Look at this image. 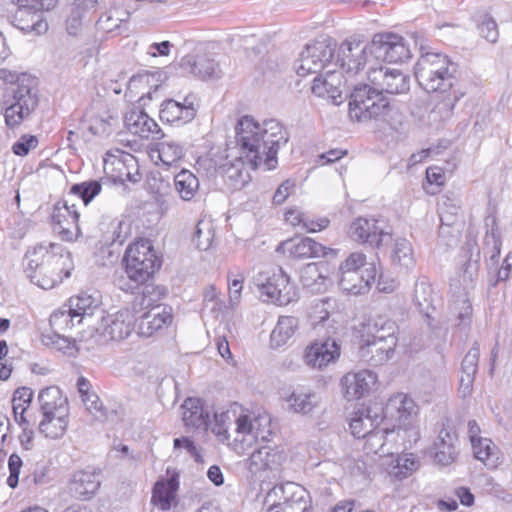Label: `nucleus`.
I'll return each mask as SVG.
<instances>
[{
    "label": "nucleus",
    "instance_id": "nucleus-5",
    "mask_svg": "<svg viewBox=\"0 0 512 512\" xmlns=\"http://www.w3.org/2000/svg\"><path fill=\"white\" fill-rule=\"evenodd\" d=\"M390 104L375 85H356L349 100V116L358 122L369 120H386Z\"/></svg>",
    "mask_w": 512,
    "mask_h": 512
},
{
    "label": "nucleus",
    "instance_id": "nucleus-61",
    "mask_svg": "<svg viewBox=\"0 0 512 512\" xmlns=\"http://www.w3.org/2000/svg\"><path fill=\"white\" fill-rule=\"evenodd\" d=\"M38 138L34 135H22L12 146V151L17 156H26L38 146Z\"/></svg>",
    "mask_w": 512,
    "mask_h": 512
},
{
    "label": "nucleus",
    "instance_id": "nucleus-32",
    "mask_svg": "<svg viewBox=\"0 0 512 512\" xmlns=\"http://www.w3.org/2000/svg\"><path fill=\"white\" fill-rule=\"evenodd\" d=\"M181 67L193 75L205 79L219 77V64L207 54L187 55L181 60Z\"/></svg>",
    "mask_w": 512,
    "mask_h": 512
},
{
    "label": "nucleus",
    "instance_id": "nucleus-34",
    "mask_svg": "<svg viewBox=\"0 0 512 512\" xmlns=\"http://www.w3.org/2000/svg\"><path fill=\"white\" fill-rule=\"evenodd\" d=\"M456 435L446 428H442L434 442V461L440 466H448L457 456L455 448Z\"/></svg>",
    "mask_w": 512,
    "mask_h": 512
},
{
    "label": "nucleus",
    "instance_id": "nucleus-45",
    "mask_svg": "<svg viewBox=\"0 0 512 512\" xmlns=\"http://www.w3.org/2000/svg\"><path fill=\"white\" fill-rule=\"evenodd\" d=\"M391 259L394 265L405 269H411L415 265L414 251L412 244L405 238L396 239Z\"/></svg>",
    "mask_w": 512,
    "mask_h": 512
},
{
    "label": "nucleus",
    "instance_id": "nucleus-39",
    "mask_svg": "<svg viewBox=\"0 0 512 512\" xmlns=\"http://www.w3.org/2000/svg\"><path fill=\"white\" fill-rule=\"evenodd\" d=\"M262 422L270 424V419L258 417L252 421L247 415L239 416L236 420V432L243 435L241 441H245L244 436L247 435L256 440L260 439L263 442H268L272 432L270 429H261Z\"/></svg>",
    "mask_w": 512,
    "mask_h": 512
},
{
    "label": "nucleus",
    "instance_id": "nucleus-38",
    "mask_svg": "<svg viewBox=\"0 0 512 512\" xmlns=\"http://www.w3.org/2000/svg\"><path fill=\"white\" fill-rule=\"evenodd\" d=\"M178 474L174 473L166 480L157 481L153 488L152 501L159 505L161 510H168L175 499L179 488Z\"/></svg>",
    "mask_w": 512,
    "mask_h": 512
},
{
    "label": "nucleus",
    "instance_id": "nucleus-16",
    "mask_svg": "<svg viewBox=\"0 0 512 512\" xmlns=\"http://www.w3.org/2000/svg\"><path fill=\"white\" fill-rule=\"evenodd\" d=\"M340 356V345L330 336L315 340L307 347L304 355L305 362L313 367L322 369Z\"/></svg>",
    "mask_w": 512,
    "mask_h": 512
},
{
    "label": "nucleus",
    "instance_id": "nucleus-20",
    "mask_svg": "<svg viewBox=\"0 0 512 512\" xmlns=\"http://www.w3.org/2000/svg\"><path fill=\"white\" fill-rule=\"evenodd\" d=\"M101 485L100 471H75L68 482V492L75 499L90 500Z\"/></svg>",
    "mask_w": 512,
    "mask_h": 512
},
{
    "label": "nucleus",
    "instance_id": "nucleus-13",
    "mask_svg": "<svg viewBox=\"0 0 512 512\" xmlns=\"http://www.w3.org/2000/svg\"><path fill=\"white\" fill-rule=\"evenodd\" d=\"M54 231L65 241H72L80 233L79 213L75 204L68 199L58 201L51 215Z\"/></svg>",
    "mask_w": 512,
    "mask_h": 512
},
{
    "label": "nucleus",
    "instance_id": "nucleus-43",
    "mask_svg": "<svg viewBox=\"0 0 512 512\" xmlns=\"http://www.w3.org/2000/svg\"><path fill=\"white\" fill-rule=\"evenodd\" d=\"M473 20L479 35L491 44H495L499 38V29L496 20L485 11H477Z\"/></svg>",
    "mask_w": 512,
    "mask_h": 512
},
{
    "label": "nucleus",
    "instance_id": "nucleus-42",
    "mask_svg": "<svg viewBox=\"0 0 512 512\" xmlns=\"http://www.w3.org/2000/svg\"><path fill=\"white\" fill-rule=\"evenodd\" d=\"M175 190L184 201H190L197 194L200 183L197 176L187 169H182L174 177Z\"/></svg>",
    "mask_w": 512,
    "mask_h": 512
},
{
    "label": "nucleus",
    "instance_id": "nucleus-51",
    "mask_svg": "<svg viewBox=\"0 0 512 512\" xmlns=\"http://www.w3.org/2000/svg\"><path fill=\"white\" fill-rule=\"evenodd\" d=\"M243 159L247 160L245 154L241 152L240 158L235 163L226 161L220 164V176L229 180L234 187L242 186L246 182L245 176L247 174L244 173Z\"/></svg>",
    "mask_w": 512,
    "mask_h": 512
},
{
    "label": "nucleus",
    "instance_id": "nucleus-30",
    "mask_svg": "<svg viewBox=\"0 0 512 512\" xmlns=\"http://www.w3.org/2000/svg\"><path fill=\"white\" fill-rule=\"evenodd\" d=\"M297 491L301 493V486L294 482L275 484L268 489L263 500V508L266 512H280L282 506L286 505Z\"/></svg>",
    "mask_w": 512,
    "mask_h": 512
},
{
    "label": "nucleus",
    "instance_id": "nucleus-27",
    "mask_svg": "<svg viewBox=\"0 0 512 512\" xmlns=\"http://www.w3.org/2000/svg\"><path fill=\"white\" fill-rule=\"evenodd\" d=\"M342 73H337L336 68L326 70L325 74H321L314 78L311 91L315 96L327 97L333 100V103L339 104L338 98H341Z\"/></svg>",
    "mask_w": 512,
    "mask_h": 512
},
{
    "label": "nucleus",
    "instance_id": "nucleus-26",
    "mask_svg": "<svg viewBox=\"0 0 512 512\" xmlns=\"http://www.w3.org/2000/svg\"><path fill=\"white\" fill-rule=\"evenodd\" d=\"M339 275V287L348 294L359 295L368 291L371 283L375 281L377 269L374 264H369L363 271Z\"/></svg>",
    "mask_w": 512,
    "mask_h": 512
},
{
    "label": "nucleus",
    "instance_id": "nucleus-33",
    "mask_svg": "<svg viewBox=\"0 0 512 512\" xmlns=\"http://www.w3.org/2000/svg\"><path fill=\"white\" fill-rule=\"evenodd\" d=\"M452 63L446 55L440 53H425L420 56L415 65V77L417 81L428 82L432 73L442 69H448Z\"/></svg>",
    "mask_w": 512,
    "mask_h": 512
},
{
    "label": "nucleus",
    "instance_id": "nucleus-62",
    "mask_svg": "<svg viewBox=\"0 0 512 512\" xmlns=\"http://www.w3.org/2000/svg\"><path fill=\"white\" fill-rule=\"evenodd\" d=\"M112 121H116V118L109 116L108 118L95 117L91 120L88 130L97 136H108L111 134Z\"/></svg>",
    "mask_w": 512,
    "mask_h": 512
},
{
    "label": "nucleus",
    "instance_id": "nucleus-54",
    "mask_svg": "<svg viewBox=\"0 0 512 512\" xmlns=\"http://www.w3.org/2000/svg\"><path fill=\"white\" fill-rule=\"evenodd\" d=\"M312 501L309 493L301 486V493L295 492L286 505L282 506L280 512H312Z\"/></svg>",
    "mask_w": 512,
    "mask_h": 512
},
{
    "label": "nucleus",
    "instance_id": "nucleus-63",
    "mask_svg": "<svg viewBox=\"0 0 512 512\" xmlns=\"http://www.w3.org/2000/svg\"><path fill=\"white\" fill-rule=\"evenodd\" d=\"M22 465V459L18 454L13 453L10 455L8 459V468L10 474L7 478V485L12 489L16 488L19 483V475Z\"/></svg>",
    "mask_w": 512,
    "mask_h": 512
},
{
    "label": "nucleus",
    "instance_id": "nucleus-18",
    "mask_svg": "<svg viewBox=\"0 0 512 512\" xmlns=\"http://www.w3.org/2000/svg\"><path fill=\"white\" fill-rule=\"evenodd\" d=\"M436 300L437 294L428 279L426 277L419 278L414 287L413 303L419 313L425 318L428 327L432 330L438 328L433 316L436 311Z\"/></svg>",
    "mask_w": 512,
    "mask_h": 512
},
{
    "label": "nucleus",
    "instance_id": "nucleus-64",
    "mask_svg": "<svg viewBox=\"0 0 512 512\" xmlns=\"http://www.w3.org/2000/svg\"><path fill=\"white\" fill-rule=\"evenodd\" d=\"M485 227H486V237H485V245H490V240H494V238H501L500 233L498 231L497 217L495 208H488L487 215L485 217Z\"/></svg>",
    "mask_w": 512,
    "mask_h": 512
},
{
    "label": "nucleus",
    "instance_id": "nucleus-22",
    "mask_svg": "<svg viewBox=\"0 0 512 512\" xmlns=\"http://www.w3.org/2000/svg\"><path fill=\"white\" fill-rule=\"evenodd\" d=\"M348 235L358 243L379 247L388 234L379 226L378 220L359 217L350 224Z\"/></svg>",
    "mask_w": 512,
    "mask_h": 512
},
{
    "label": "nucleus",
    "instance_id": "nucleus-37",
    "mask_svg": "<svg viewBox=\"0 0 512 512\" xmlns=\"http://www.w3.org/2000/svg\"><path fill=\"white\" fill-rule=\"evenodd\" d=\"M457 66L453 64L448 69H442L432 73V78L428 82L418 81L419 85L427 92L446 93L450 91L457 82Z\"/></svg>",
    "mask_w": 512,
    "mask_h": 512
},
{
    "label": "nucleus",
    "instance_id": "nucleus-59",
    "mask_svg": "<svg viewBox=\"0 0 512 512\" xmlns=\"http://www.w3.org/2000/svg\"><path fill=\"white\" fill-rule=\"evenodd\" d=\"M462 201L460 194L453 191H448L441 196L438 204V211H449L451 213L460 214Z\"/></svg>",
    "mask_w": 512,
    "mask_h": 512
},
{
    "label": "nucleus",
    "instance_id": "nucleus-46",
    "mask_svg": "<svg viewBox=\"0 0 512 512\" xmlns=\"http://www.w3.org/2000/svg\"><path fill=\"white\" fill-rule=\"evenodd\" d=\"M298 326V319L293 316H281L275 328L272 330L270 339L273 346L285 344L295 333Z\"/></svg>",
    "mask_w": 512,
    "mask_h": 512
},
{
    "label": "nucleus",
    "instance_id": "nucleus-31",
    "mask_svg": "<svg viewBox=\"0 0 512 512\" xmlns=\"http://www.w3.org/2000/svg\"><path fill=\"white\" fill-rule=\"evenodd\" d=\"M284 456L282 452L269 445L256 448L247 460L250 471L258 472L266 469H274L281 465Z\"/></svg>",
    "mask_w": 512,
    "mask_h": 512
},
{
    "label": "nucleus",
    "instance_id": "nucleus-10",
    "mask_svg": "<svg viewBox=\"0 0 512 512\" xmlns=\"http://www.w3.org/2000/svg\"><path fill=\"white\" fill-rule=\"evenodd\" d=\"M372 338L362 339L359 354L360 357L368 362L371 366H380L389 361L395 353L398 339L394 333L387 336L380 334Z\"/></svg>",
    "mask_w": 512,
    "mask_h": 512
},
{
    "label": "nucleus",
    "instance_id": "nucleus-7",
    "mask_svg": "<svg viewBox=\"0 0 512 512\" xmlns=\"http://www.w3.org/2000/svg\"><path fill=\"white\" fill-rule=\"evenodd\" d=\"M52 7V2L45 6L42 0H18L12 24L24 32L44 34L48 30V24L40 10H50Z\"/></svg>",
    "mask_w": 512,
    "mask_h": 512
},
{
    "label": "nucleus",
    "instance_id": "nucleus-60",
    "mask_svg": "<svg viewBox=\"0 0 512 512\" xmlns=\"http://www.w3.org/2000/svg\"><path fill=\"white\" fill-rule=\"evenodd\" d=\"M365 265L366 255L361 252H353L341 263L339 273L360 272Z\"/></svg>",
    "mask_w": 512,
    "mask_h": 512
},
{
    "label": "nucleus",
    "instance_id": "nucleus-17",
    "mask_svg": "<svg viewBox=\"0 0 512 512\" xmlns=\"http://www.w3.org/2000/svg\"><path fill=\"white\" fill-rule=\"evenodd\" d=\"M127 130L143 139H162L164 133L143 109L132 107L124 116Z\"/></svg>",
    "mask_w": 512,
    "mask_h": 512
},
{
    "label": "nucleus",
    "instance_id": "nucleus-48",
    "mask_svg": "<svg viewBox=\"0 0 512 512\" xmlns=\"http://www.w3.org/2000/svg\"><path fill=\"white\" fill-rule=\"evenodd\" d=\"M450 311L455 316V326L468 329L472 323L473 308L469 299L459 296L450 305Z\"/></svg>",
    "mask_w": 512,
    "mask_h": 512
},
{
    "label": "nucleus",
    "instance_id": "nucleus-4",
    "mask_svg": "<svg viewBox=\"0 0 512 512\" xmlns=\"http://www.w3.org/2000/svg\"><path fill=\"white\" fill-rule=\"evenodd\" d=\"M9 85L8 99L4 113L6 125L14 128L20 125L38 105V89L36 78L27 74L15 76L5 69H0V89Z\"/></svg>",
    "mask_w": 512,
    "mask_h": 512
},
{
    "label": "nucleus",
    "instance_id": "nucleus-49",
    "mask_svg": "<svg viewBox=\"0 0 512 512\" xmlns=\"http://www.w3.org/2000/svg\"><path fill=\"white\" fill-rule=\"evenodd\" d=\"M130 13L127 10L111 9L103 13L96 22L98 31L112 33L120 29L121 23L126 22Z\"/></svg>",
    "mask_w": 512,
    "mask_h": 512
},
{
    "label": "nucleus",
    "instance_id": "nucleus-36",
    "mask_svg": "<svg viewBox=\"0 0 512 512\" xmlns=\"http://www.w3.org/2000/svg\"><path fill=\"white\" fill-rule=\"evenodd\" d=\"M182 409L185 426L204 430L208 428L209 413L204 410L201 399L187 398Z\"/></svg>",
    "mask_w": 512,
    "mask_h": 512
},
{
    "label": "nucleus",
    "instance_id": "nucleus-3",
    "mask_svg": "<svg viewBox=\"0 0 512 512\" xmlns=\"http://www.w3.org/2000/svg\"><path fill=\"white\" fill-rule=\"evenodd\" d=\"M24 272L42 289L54 288L70 276L74 268L71 253L58 243H40L29 248L24 256Z\"/></svg>",
    "mask_w": 512,
    "mask_h": 512
},
{
    "label": "nucleus",
    "instance_id": "nucleus-41",
    "mask_svg": "<svg viewBox=\"0 0 512 512\" xmlns=\"http://www.w3.org/2000/svg\"><path fill=\"white\" fill-rule=\"evenodd\" d=\"M285 220L293 226L302 225L310 233L321 231L328 227L330 220L327 217L311 219L297 208H291L285 213Z\"/></svg>",
    "mask_w": 512,
    "mask_h": 512
},
{
    "label": "nucleus",
    "instance_id": "nucleus-23",
    "mask_svg": "<svg viewBox=\"0 0 512 512\" xmlns=\"http://www.w3.org/2000/svg\"><path fill=\"white\" fill-rule=\"evenodd\" d=\"M376 383L377 375L370 370H361L357 373H347L341 379L344 396L348 401L368 395Z\"/></svg>",
    "mask_w": 512,
    "mask_h": 512
},
{
    "label": "nucleus",
    "instance_id": "nucleus-14",
    "mask_svg": "<svg viewBox=\"0 0 512 512\" xmlns=\"http://www.w3.org/2000/svg\"><path fill=\"white\" fill-rule=\"evenodd\" d=\"M382 412L385 418L394 421V424L389 426V428L395 427L396 431L406 428L411 424V420L418 413V407L415 401L407 394L397 393L388 399Z\"/></svg>",
    "mask_w": 512,
    "mask_h": 512
},
{
    "label": "nucleus",
    "instance_id": "nucleus-44",
    "mask_svg": "<svg viewBox=\"0 0 512 512\" xmlns=\"http://www.w3.org/2000/svg\"><path fill=\"white\" fill-rule=\"evenodd\" d=\"M67 426L68 415L52 414L49 416H43L38 428L40 433L44 434L45 437L57 439L64 435Z\"/></svg>",
    "mask_w": 512,
    "mask_h": 512
},
{
    "label": "nucleus",
    "instance_id": "nucleus-56",
    "mask_svg": "<svg viewBox=\"0 0 512 512\" xmlns=\"http://www.w3.org/2000/svg\"><path fill=\"white\" fill-rule=\"evenodd\" d=\"M33 399V391L28 387L17 388L12 397L13 414L18 415V410L25 412Z\"/></svg>",
    "mask_w": 512,
    "mask_h": 512
},
{
    "label": "nucleus",
    "instance_id": "nucleus-58",
    "mask_svg": "<svg viewBox=\"0 0 512 512\" xmlns=\"http://www.w3.org/2000/svg\"><path fill=\"white\" fill-rule=\"evenodd\" d=\"M472 448L474 452V456L482 461L486 462L494 455L495 445L488 438H479L476 441L472 440Z\"/></svg>",
    "mask_w": 512,
    "mask_h": 512
},
{
    "label": "nucleus",
    "instance_id": "nucleus-47",
    "mask_svg": "<svg viewBox=\"0 0 512 512\" xmlns=\"http://www.w3.org/2000/svg\"><path fill=\"white\" fill-rule=\"evenodd\" d=\"M53 468L47 463H37L33 471L29 472L22 480L27 489L32 490L50 484L53 480Z\"/></svg>",
    "mask_w": 512,
    "mask_h": 512
},
{
    "label": "nucleus",
    "instance_id": "nucleus-21",
    "mask_svg": "<svg viewBox=\"0 0 512 512\" xmlns=\"http://www.w3.org/2000/svg\"><path fill=\"white\" fill-rule=\"evenodd\" d=\"M148 311L136 318L138 333L150 337L157 331L171 324L173 316L170 307H160L158 302L149 306ZM144 309L141 311L143 312Z\"/></svg>",
    "mask_w": 512,
    "mask_h": 512
},
{
    "label": "nucleus",
    "instance_id": "nucleus-25",
    "mask_svg": "<svg viewBox=\"0 0 512 512\" xmlns=\"http://www.w3.org/2000/svg\"><path fill=\"white\" fill-rule=\"evenodd\" d=\"M135 324V316L128 309H122L103 318L102 334L110 340H123L130 335Z\"/></svg>",
    "mask_w": 512,
    "mask_h": 512
},
{
    "label": "nucleus",
    "instance_id": "nucleus-35",
    "mask_svg": "<svg viewBox=\"0 0 512 512\" xmlns=\"http://www.w3.org/2000/svg\"><path fill=\"white\" fill-rule=\"evenodd\" d=\"M462 279L465 288L472 287L480 267V249L475 243L467 242L462 247Z\"/></svg>",
    "mask_w": 512,
    "mask_h": 512
},
{
    "label": "nucleus",
    "instance_id": "nucleus-52",
    "mask_svg": "<svg viewBox=\"0 0 512 512\" xmlns=\"http://www.w3.org/2000/svg\"><path fill=\"white\" fill-rule=\"evenodd\" d=\"M157 150L159 159L167 166L177 163L184 156L183 147L172 139L159 142Z\"/></svg>",
    "mask_w": 512,
    "mask_h": 512
},
{
    "label": "nucleus",
    "instance_id": "nucleus-55",
    "mask_svg": "<svg viewBox=\"0 0 512 512\" xmlns=\"http://www.w3.org/2000/svg\"><path fill=\"white\" fill-rule=\"evenodd\" d=\"M316 396L313 393H292L288 399L290 407L296 413L308 414L316 404Z\"/></svg>",
    "mask_w": 512,
    "mask_h": 512
},
{
    "label": "nucleus",
    "instance_id": "nucleus-24",
    "mask_svg": "<svg viewBox=\"0 0 512 512\" xmlns=\"http://www.w3.org/2000/svg\"><path fill=\"white\" fill-rule=\"evenodd\" d=\"M326 248L309 237L291 238L279 243L277 252H283L293 259L320 257L326 254Z\"/></svg>",
    "mask_w": 512,
    "mask_h": 512
},
{
    "label": "nucleus",
    "instance_id": "nucleus-50",
    "mask_svg": "<svg viewBox=\"0 0 512 512\" xmlns=\"http://www.w3.org/2000/svg\"><path fill=\"white\" fill-rule=\"evenodd\" d=\"M215 228L210 219H200L195 227L192 242L199 250L207 251L213 243Z\"/></svg>",
    "mask_w": 512,
    "mask_h": 512
},
{
    "label": "nucleus",
    "instance_id": "nucleus-12",
    "mask_svg": "<svg viewBox=\"0 0 512 512\" xmlns=\"http://www.w3.org/2000/svg\"><path fill=\"white\" fill-rule=\"evenodd\" d=\"M369 45L363 41L345 40L335 53L334 67L343 72L356 74L363 69L367 61Z\"/></svg>",
    "mask_w": 512,
    "mask_h": 512
},
{
    "label": "nucleus",
    "instance_id": "nucleus-9",
    "mask_svg": "<svg viewBox=\"0 0 512 512\" xmlns=\"http://www.w3.org/2000/svg\"><path fill=\"white\" fill-rule=\"evenodd\" d=\"M263 301L284 306L298 299L296 287L290 282V277L279 268L277 272L266 278L259 285Z\"/></svg>",
    "mask_w": 512,
    "mask_h": 512
},
{
    "label": "nucleus",
    "instance_id": "nucleus-15",
    "mask_svg": "<svg viewBox=\"0 0 512 512\" xmlns=\"http://www.w3.org/2000/svg\"><path fill=\"white\" fill-rule=\"evenodd\" d=\"M197 98L193 94L187 95L183 102L167 99L161 104L159 117L162 122L182 126L191 122L197 114L195 106Z\"/></svg>",
    "mask_w": 512,
    "mask_h": 512
},
{
    "label": "nucleus",
    "instance_id": "nucleus-2",
    "mask_svg": "<svg viewBox=\"0 0 512 512\" xmlns=\"http://www.w3.org/2000/svg\"><path fill=\"white\" fill-rule=\"evenodd\" d=\"M235 129L240 151L253 169L262 161L269 170L276 168L278 150L289 140L287 130L279 121L267 119L260 124L246 115L238 121Z\"/></svg>",
    "mask_w": 512,
    "mask_h": 512
},
{
    "label": "nucleus",
    "instance_id": "nucleus-11",
    "mask_svg": "<svg viewBox=\"0 0 512 512\" xmlns=\"http://www.w3.org/2000/svg\"><path fill=\"white\" fill-rule=\"evenodd\" d=\"M368 80L383 95L406 94L410 89V77L398 69H390L385 66L370 68Z\"/></svg>",
    "mask_w": 512,
    "mask_h": 512
},
{
    "label": "nucleus",
    "instance_id": "nucleus-6",
    "mask_svg": "<svg viewBox=\"0 0 512 512\" xmlns=\"http://www.w3.org/2000/svg\"><path fill=\"white\" fill-rule=\"evenodd\" d=\"M336 46V41L329 36L307 44L295 63L296 73L306 76L334 68Z\"/></svg>",
    "mask_w": 512,
    "mask_h": 512
},
{
    "label": "nucleus",
    "instance_id": "nucleus-29",
    "mask_svg": "<svg viewBox=\"0 0 512 512\" xmlns=\"http://www.w3.org/2000/svg\"><path fill=\"white\" fill-rule=\"evenodd\" d=\"M38 402L43 416L69 414L68 399L57 386L42 389L38 395Z\"/></svg>",
    "mask_w": 512,
    "mask_h": 512
},
{
    "label": "nucleus",
    "instance_id": "nucleus-53",
    "mask_svg": "<svg viewBox=\"0 0 512 512\" xmlns=\"http://www.w3.org/2000/svg\"><path fill=\"white\" fill-rule=\"evenodd\" d=\"M102 189L101 182L98 180H89L82 183L73 184L70 188V195L78 196L87 206Z\"/></svg>",
    "mask_w": 512,
    "mask_h": 512
},
{
    "label": "nucleus",
    "instance_id": "nucleus-8",
    "mask_svg": "<svg viewBox=\"0 0 512 512\" xmlns=\"http://www.w3.org/2000/svg\"><path fill=\"white\" fill-rule=\"evenodd\" d=\"M369 52L377 59L389 63L404 62L411 58V52L402 36L394 33L375 34Z\"/></svg>",
    "mask_w": 512,
    "mask_h": 512
},
{
    "label": "nucleus",
    "instance_id": "nucleus-19",
    "mask_svg": "<svg viewBox=\"0 0 512 512\" xmlns=\"http://www.w3.org/2000/svg\"><path fill=\"white\" fill-rule=\"evenodd\" d=\"M69 309L67 311H57L50 316V325L61 328L62 325L73 326V318L81 317L78 321L80 323L85 317L92 316L93 310L97 308L93 306V300L90 296H77L69 300Z\"/></svg>",
    "mask_w": 512,
    "mask_h": 512
},
{
    "label": "nucleus",
    "instance_id": "nucleus-1",
    "mask_svg": "<svg viewBox=\"0 0 512 512\" xmlns=\"http://www.w3.org/2000/svg\"><path fill=\"white\" fill-rule=\"evenodd\" d=\"M127 279L119 278L118 287L133 295L131 302L135 314L159 302L166 295V288L151 280L162 261L148 240L136 241L126 249L124 259Z\"/></svg>",
    "mask_w": 512,
    "mask_h": 512
},
{
    "label": "nucleus",
    "instance_id": "nucleus-57",
    "mask_svg": "<svg viewBox=\"0 0 512 512\" xmlns=\"http://www.w3.org/2000/svg\"><path fill=\"white\" fill-rule=\"evenodd\" d=\"M480 357V346L474 342L469 351L464 356L461 363V373L475 375L478 371V362Z\"/></svg>",
    "mask_w": 512,
    "mask_h": 512
},
{
    "label": "nucleus",
    "instance_id": "nucleus-40",
    "mask_svg": "<svg viewBox=\"0 0 512 512\" xmlns=\"http://www.w3.org/2000/svg\"><path fill=\"white\" fill-rule=\"evenodd\" d=\"M369 418H364V413H360L359 410L355 412L354 416L350 421V429L351 433L354 437L366 438V442H371L374 439L378 438L380 433H393L395 432L394 428H389V426L385 425L381 428V430H374L373 423Z\"/></svg>",
    "mask_w": 512,
    "mask_h": 512
},
{
    "label": "nucleus",
    "instance_id": "nucleus-28",
    "mask_svg": "<svg viewBox=\"0 0 512 512\" xmlns=\"http://www.w3.org/2000/svg\"><path fill=\"white\" fill-rule=\"evenodd\" d=\"M328 263L324 261L305 265L300 273V281L304 288L312 293H321L327 288Z\"/></svg>",
    "mask_w": 512,
    "mask_h": 512
}]
</instances>
